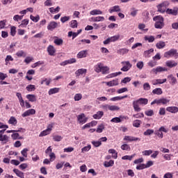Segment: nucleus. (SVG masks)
<instances>
[{"label": "nucleus", "instance_id": "0eeeda50", "mask_svg": "<svg viewBox=\"0 0 178 178\" xmlns=\"http://www.w3.org/2000/svg\"><path fill=\"white\" fill-rule=\"evenodd\" d=\"M121 63L123 65V67L121 68L122 72H129V70H130L133 66L130 63V61H122Z\"/></svg>", "mask_w": 178, "mask_h": 178}, {"label": "nucleus", "instance_id": "6e6d98bb", "mask_svg": "<svg viewBox=\"0 0 178 178\" xmlns=\"http://www.w3.org/2000/svg\"><path fill=\"white\" fill-rule=\"evenodd\" d=\"M14 59L12 58V56L8 55L5 59L6 64L8 65L9 62H13Z\"/></svg>", "mask_w": 178, "mask_h": 178}, {"label": "nucleus", "instance_id": "4be33fe9", "mask_svg": "<svg viewBox=\"0 0 178 178\" xmlns=\"http://www.w3.org/2000/svg\"><path fill=\"white\" fill-rule=\"evenodd\" d=\"M165 13H167V15H172V16H177V10H173L171 8H168L165 10Z\"/></svg>", "mask_w": 178, "mask_h": 178}, {"label": "nucleus", "instance_id": "473e14b6", "mask_svg": "<svg viewBox=\"0 0 178 178\" xmlns=\"http://www.w3.org/2000/svg\"><path fill=\"white\" fill-rule=\"evenodd\" d=\"M163 92L162 91V88H156L152 90V94H154L156 95H161V94Z\"/></svg>", "mask_w": 178, "mask_h": 178}, {"label": "nucleus", "instance_id": "412c9836", "mask_svg": "<svg viewBox=\"0 0 178 178\" xmlns=\"http://www.w3.org/2000/svg\"><path fill=\"white\" fill-rule=\"evenodd\" d=\"M104 20L105 17L102 16L92 17L90 18V22H104Z\"/></svg>", "mask_w": 178, "mask_h": 178}, {"label": "nucleus", "instance_id": "2f4dec72", "mask_svg": "<svg viewBox=\"0 0 178 178\" xmlns=\"http://www.w3.org/2000/svg\"><path fill=\"white\" fill-rule=\"evenodd\" d=\"M59 88H54L49 89L48 94L49 95H53V94H58L59 92Z\"/></svg>", "mask_w": 178, "mask_h": 178}, {"label": "nucleus", "instance_id": "a19ab883", "mask_svg": "<svg viewBox=\"0 0 178 178\" xmlns=\"http://www.w3.org/2000/svg\"><path fill=\"white\" fill-rule=\"evenodd\" d=\"M129 53V49L124 48V49H120L118 51V54H120V55H125V54Z\"/></svg>", "mask_w": 178, "mask_h": 178}, {"label": "nucleus", "instance_id": "4468645a", "mask_svg": "<svg viewBox=\"0 0 178 178\" xmlns=\"http://www.w3.org/2000/svg\"><path fill=\"white\" fill-rule=\"evenodd\" d=\"M88 52V50H82L77 54L76 58H78V59H81L83 58H87Z\"/></svg>", "mask_w": 178, "mask_h": 178}, {"label": "nucleus", "instance_id": "aec40b11", "mask_svg": "<svg viewBox=\"0 0 178 178\" xmlns=\"http://www.w3.org/2000/svg\"><path fill=\"white\" fill-rule=\"evenodd\" d=\"M167 112H170V113H177L178 107L177 106H168L166 108Z\"/></svg>", "mask_w": 178, "mask_h": 178}, {"label": "nucleus", "instance_id": "774afa93", "mask_svg": "<svg viewBox=\"0 0 178 178\" xmlns=\"http://www.w3.org/2000/svg\"><path fill=\"white\" fill-rule=\"evenodd\" d=\"M108 111H119L120 108L118 107V106H111L109 105Z\"/></svg>", "mask_w": 178, "mask_h": 178}, {"label": "nucleus", "instance_id": "37998d69", "mask_svg": "<svg viewBox=\"0 0 178 178\" xmlns=\"http://www.w3.org/2000/svg\"><path fill=\"white\" fill-rule=\"evenodd\" d=\"M121 149H122V151H130L131 148L128 144H124L121 145Z\"/></svg>", "mask_w": 178, "mask_h": 178}, {"label": "nucleus", "instance_id": "8fccbe9b", "mask_svg": "<svg viewBox=\"0 0 178 178\" xmlns=\"http://www.w3.org/2000/svg\"><path fill=\"white\" fill-rule=\"evenodd\" d=\"M17 56H18V58H21L22 56H23L24 58L26 57V53L23 51H19L16 53Z\"/></svg>", "mask_w": 178, "mask_h": 178}, {"label": "nucleus", "instance_id": "4d7b16f0", "mask_svg": "<svg viewBox=\"0 0 178 178\" xmlns=\"http://www.w3.org/2000/svg\"><path fill=\"white\" fill-rule=\"evenodd\" d=\"M157 9L158 12H160V13H165V12H166V10H165V8H163V7L161 4H159L157 6Z\"/></svg>", "mask_w": 178, "mask_h": 178}, {"label": "nucleus", "instance_id": "052dcab7", "mask_svg": "<svg viewBox=\"0 0 178 178\" xmlns=\"http://www.w3.org/2000/svg\"><path fill=\"white\" fill-rule=\"evenodd\" d=\"M83 98V95L81 93H77L74 95V101H80Z\"/></svg>", "mask_w": 178, "mask_h": 178}, {"label": "nucleus", "instance_id": "3c124183", "mask_svg": "<svg viewBox=\"0 0 178 178\" xmlns=\"http://www.w3.org/2000/svg\"><path fill=\"white\" fill-rule=\"evenodd\" d=\"M77 35H79V33H77V32H74V33L72 31L68 32V37L72 36V40H74V38H76Z\"/></svg>", "mask_w": 178, "mask_h": 178}, {"label": "nucleus", "instance_id": "1a4fd4ad", "mask_svg": "<svg viewBox=\"0 0 178 178\" xmlns=\"http://www.w3.org/2000/svg\"><path fill=\"white\" fill-rule=\"evenodd\" d=\"M78 121L81 124H84V123H87V120H88V118L86 117V115L84 113H81V115H79L77 117Z\"/></svg>", "mask_w": 178, "mask_h": 178}, {"label": "nucleus", "instance_id": "c85d7f7f", "mask_svg": "<svg viewBox=\"0 0 178 178\" xmlns=\"http://www.w3.org/2000/svg\"><path fill=\"white\" fill-rule=\"evenodd\" d=\"M108 153L112 154V158L113 159H118V152L115 149H110Z\"/></svg>", "mask_w": 178, "mask_h": 178}, {"label": "nucleus", "instance_id": "5701e85b", "mask_svg": "<svg viewBox=\"0 0 178 178\" xmlns=\"http://www.w3.org/2000/svg\"><path fill=\"white\" fill-rule=\"evenodd\" d=\"M14 173H15L16 176L20 178H24V173L20 171L19 169H13Z\"/></svg>", "mask_w": 178, "mask_h": 178}, {"label": "nucleus", "instance_id": "4c0bfd02", "mask_svg": "<svg viewBox=\"0 0 178 178\" xmlns=\"http://www.w3.org/2000/svg\"><path fill=\"white\" fill-rule=\"evenodd\" d=\"M145 41H148V42H154L155 41V38L152 35H146L145 36Z\"/></svg>", "mask_w": 178, "mask_h": 178}, {"label": "nucleus", "instance_id": "0e129e2a", "mask_svg": "<svg viewBox=\"0 0 178 178\" xmlns=\"http://www.w3.org/2000/svg\"><path fill=\"white\" fill-rule=\"evenodd\" d=\"M54 44H56V45H62L63 44V40L56 39L54 40Z\"/></svg>", "mask_w": 178, "mask_h": 178}, {"label": "nucleus", "instance_id": "ea45409f", "mask_svg": "<svg viewBox=\"0 0 178 178\" xmlns=\"http://www.w3.org/2000/svg\"><path fill=\"white\" fill-rule=\"evenodd\" d=\"M84 73H87V70L86 69H79L76 72V76H80V74H84Z\"/></svg>", "mask_w": 178, "mask_h": 178}, {"label": "nucleus", "instance_id": "f3484780", "mask_svg": "<svg viewBox=\"0 0 178 178\" xmlns=\"http://www.w3.org/2000/svg\"><path fill=\"white\" fill-rule=\"evenodd\" d=\"M167 70L168 69H166V67H157L152 69V72H153V73H155V74H157V73H161V72H166Z\"/></svg>", "mask_w": 178, "mask_h": 178}, {"label": "nucleus", "instance_id": "a211bd4d", "mask_svg": "<svg viewBox=\"0 0 178 178\" xmlns=\"http://www.w3.org/2000/svg\"><path fill=\"white\" fill-rule=\"evenodd\" d=\"M16 97L19 99L20 106H22V108H24V100L23 99V97L22 96V93L17 92L16 93Z\"/></svg>", "mask_w": 178, "mask_h": 178}, {"label": "nucleus", "instance_id": "b1692460", "mask_svg": "<svg viewBox=\"0 0 178 178\" xmlns=\"http://www.w3.org/2000/svg\"><path fill=\"white\" fill-rule=\"evenodd\" d=\"M157 49H162L166 47V44L163 41H159L156 44Z\"/></svg>", "mask_w": 178, "mask_h": 178}, {"label": "nucleus", "instance_id": "680f3d73", "mask_svg": "<svg viewBox=\"0 0 178 178\" xmlns=\"http://www.w3.org/2000/svg\"><path fill=\"white\" fill-rule=\"evenodd\" d=\"M91 149V145H89L88 146H86L81 149V152H88Z\"/></svg>", "mask_w": 178, "mask_h": 178}, {"label": "nucleus", "instance_id": "79ce46f5", "mask_svg": "<svg viewBox=\"0 0 178 178\" xmlns=\"http://www.w3.org/2000/svg\"><path fill=\"white\" fill-rule=\"evenodd\" d=\"M104 129H105V125H104V124H101L98 125L96 131L97 133H102V131H104Z\"/></svg>", "mask_w": 178, "mask_h": 178}, {"label": "nucleus", "instance_id": "69168bd1", "mask_svg": "<svg viewBox=\"0 0 178 178\" xmlns=\"http://www.w3.org/2000/svg\"><path fill=\"white\" fill-rule=\"evenodd\" d=\"M144 136H151V134H154V130L153 129H147L144 132Z\"/></svg>", "mask_w": 178, "mask_h": 178}, {"label": "nucleus", "instance_id": "dca6fc26", "mask_svg": "<svg viewBox=\"0 0 178 178\" xmlns=\"http://www.w3.org/2000/svg\"><path fill=\"white\" fill-rule=\"evenodd\" d=\"M165 66L172 69V67H176V66H177V63L175 60H167L165 62Z\"/></svg>", "mask_w": 178, "mask_h": 178}, {"label": "nucleus", "instance_id": "e433bc0d", "mask_svg": "<svg viewBox=\"0 0 178 178\" xmlns=\"http://www.w3.org/2000/svg\"><path fill=\"white\" fill-rule=\"evenodd\" d=\"M127 95H124V96H118V97H115L111 99V101L115 102V101H120L122 99H124V98H127Z\"/></svg>", "mask_w": 178, "mask_h": 178}, {"label": "nucleus", "instance_id": "72a5a7b5", "mask_svg": "<svg viewBox=\"0 0 178 178\" xmlns=\"http://www.w3.org/2000/svg\"><path fill=\"white\" fill-rule=\"evenodd\" d=\"M136 156V154H132L131 156H129V155H125V156H123L122 157V159L123 161H132L133 160V158H134Z\"/></svg>", "mask_w": 178, "mask_h": 178}, {"label": "nucleus", "instance_id": "864d4df0", "mask_svg": "<svg viewBox=\"0 0 178 178\" xmlns=\"http://www.w3.org/2000/svg\"><path fill=\"white\" fill-rule=\"evenodd\" d=\"M143 90H145V91H149V90H151V86L149 83H145L143 84Z\"/></svg>", "mask_w": 178, "mask_h": 178}, {"label": "nucleus", "instance_id": "de8ad7c7", "mask_svg": "<svg viewBox=\"0 0 178 178\" xmlns=\"http://www.w3.org/2000/svg\"><path fill=\"white\" fill-rule=\"evenodd\" d=\"M27 91H35V85H28L26 88Z\"/></svg>", "mask_w": 178, "mask_h": 178}, {"label": "nucleus", "instance_id": "a18cd8bd", "mask_svg": "<svg viewBox=\"0 0 178 178\" xmlns=\"http://www.w3.org/2000/svg\"><path fill=\"white\" fill-rule=\"evenodd\" d=\"M30 19L32 20V22H34V23H38V22L40 20V15L34 17L33 15H30Z\"/></svg>", "mask_w": 178, "mask_h": 178}, {"label": "nucleus", "instance_id": "5fc2aeb1", "mask_svg": "<svg viewBox=\"0 0 178 178\" xmlns=\"http://www.w3.org/2000/svg\"><path fill=\"white\" fill-rule=\"evenodd\" d=\"M10 35H12V37H15L16 35V26L10 27Z\"/></svg>", "mask_w": 178, "mask_h": 178}, {"label": "nucleus", "instance_id": "bb28decb", "mask_svg": "<svg viewBox=\"0 0 178 178\" xmlns=\"http://www.w3.org/2000/svg\"><path fill=\"white\" fill-rule=\"evenodd\" d=\"M115 165V161L110 160L109 161H104V166L105 168H111Z\"/></svg>", "mask_w": 178, "mask_h": 178}, {"label": "nucleus", "instance_id": "f257e3e1", "mask_svg": "<svg viewBox=\"0 0 178 178\" xmlns=\"http://www.w3.org/2000/svg\"><path fill=\"white\" fill-rule=\"evenodd\" d=\"M147 104H148V99L140 98L133 102V107L136 112H140L141 108H140L139 105H147Z\"/></svg>", "mask_w": 178, "mask_h": 178}, {"label": "nucleus", "instance_id": "e2e57ef3", "mask_svg": "<svg viewBox=\"0 0 178 178\" xmlns=\"http://www.w3.org/2000/svg\"><path fill=\"white\" fill-rule=\"evenodd\" d=\"M59 10H60V8L59 6H57L56 8H54V7L49 8V12L51 13H54V12H59Z\"/></svg>", "mask_w": 178, "mask_h": 178}, {"label": "nucleus", "instance_id": "bf43d9fd", "mask_svg": "<svg viewBox=\"0 0 178 178\" xmlns=\"http://www.w3.org/2000/svg\"><path fill=\"white\" fill-rule=\"evenodd\" d=\"M152 152H153L152 149L145 150L143 152V154L145 155V156H149V155H151Z\"/></svg>", "mask_w": 178, "mask_h": 178}, {"label": "nucleus", "instance_id": "c03bdc74", "mask_svg": "<svg viewBox=\"0 0 178 178\" xmlns=\"http://www.w3.org/2000/svg\"><path fill=\"white\" fill-rule=\"evenodd\" d=\"M48 134H51V131L48 129H45L40 134L39 137H44L48 136Z\"/></svg>", "mask_w": 178, "mask_h": 178}, {"label": "nucleus", "instance_id": "f8f14e48", "mask_svg": "<svg viewBox=\"0 0 178 178\" xmlns=\"http://www.w3.org/2000/svg\"><path fill=\"white\" fill-rule=\"evenodd\" d=\"M168 80L171 86H175V84H177V79H176V77L173 76V74L168 75Z\"/></svg>", "mask_w": 178, "mask_h": 178}, {"label": "nucleus", "instance_id": "2eb2a0df", "mask_svg": "<svg viewBox=\"0 0 178 178\" xmlns=\"http://www.w3.org/2000/svg\"><path fill=\"white\" fill-rule=\"evenodd\" d=\"M123 140L124 141H140L141 139L134 136H125Z\"/></svg>", "mask_w": 178, "mask_h": 178}, {"label": "nucleus", "instance_id": "f704fd0d", "mask_svg": "<svg viewBox=\"0 0 178 178\" xmlns=\"http://www.w3.org/2000/svg\"><path fill=\"white\" fill-rule=\"evenodd\" d=\"M90 15H91L92 16H95L97 15H102V12L101 11V10L95 9L90 12Z\"/></svg>", "mask_w": 178, "mask_h": 178}, {"label": "nucleus", "instance_id": "09e8293b", "mask_svg": "<svg viewBox=\"0 0 178 178\" xmlns=\"http://www.w3.org/2000/svg\"><path fill=\"white\" fill-rule=\"evenodd\" d=\"M141 125V120H136L133 122L134 127H140Z\"/></svg>", "mask_w": 178, "mask_h": 178}, {"label": "nucleus", "instance_id": "9b49d317", "mask_svg": "<svg viewBox=\"0 0 178 178\" xmlns=\"http://www.w3.org/2000/svg\"><path fill=\"white\" fill-rule=\"evenodd\" d=\"M31 115H35V110L34 108H31L26 111L22 114V118H27V116H31Z\"/></svg>", "mask_w": 178, "mask_h": 178}, {"label": "nucleus", "instance_id": "338daca9", "mask_svg": "<svg viewBox=\"0 0 178 178\" xmlns=\"http://www.w3.org/2000/svg\"><path fill=\"white\" fill-rule=\"evenodd\" d=\"M70 26H71L72 29H76V27H77V21L76 20L71 21Z\"/></svg>", "mask_w": 178, "mask_h": 178}, {"label": "nucleus", "instance_id": "ddd939ff", "mask_svg": "<svg viewBox=\"0 0 178 178\" xmlns=\"http://www.w3.org/2000/svg\"><path fill=\"white\" fill-rule=\"evenodd\" d=\"M108 87H114L115 86H119V79H115L108 82H106Z\"/></svg>", "mask_w": 178, "mask_h": 178}, {"label": "nucleus", "instance_id": "c9c22d12", "mask_svg": "<svg viewBox=\"0 0 178 178\" xmlns=\"http://www.w3.org/2000/svg\"><path fill=\"white\" fill-rule=\"evenodd\" d=\"M9 124H13V126H16L17 124V120L13 116L10 117V120H8Z\"/></svg>", "mask_w": 178, "mask_h": 178}, {"label": "nucleus", "instance_id": "7c9ffc66", "mask_svg": "<svg viewBox=\"0 0 178 178\" xmlns=\"http://www.w3.org/2000/svg\"><path fill=\"white\" fill-rule=\"evenodd\" d=\"M104 116V112L103 111H97L96 114L93 115L92 118L97 120L101 119Z\"/></svg>", "mask_w": 178, "mask_h": 178}, {"label": "nucleus", "instance_id": "49530a36", "mask_svg": "<svg viewBox=\"0 0 178 178\" xmlns=\"http://www.w3.org/2000/svg\"><path fill=\"white\" fill-rule=\"evenodd\" d=\"M120 38V35H116L110 37V41H111V42H115L118 41V40H119Z\"/></svg>", "mask_w": 178, "mask_h": 178}, {"label": "nucleus", "instance_id": "f03ea898", "mask_svg": "<svg viewBox=\"0 0 178 178\" xmlns=\"http://www.w3.org/2000/svg\"><path fill=\"white\" fill-rule=\"evenodd\" d=\"M95 71L96 73H102V74H108L109 73V67L108 66H104L102 63H97L95 65Z\"/></svg>", "mask_w": 178, "mask_h": 178}, {"label": "nucleus", "instance_id": "c756f323", "mask_svg": "<svg viewBox=\"0 0 178 178\" xmlns=\"http://www.w3.org/2000/svg\"><path fill=\"white\" fill-rule=\"evenodd\" d=\"M11 138H13V140H23V136H20V135L18 133H15L14 132L12 135H11Z\"/></svg>", "mask_w": 178, "mask_h": 178}, {"label": "nucleus", "instance_id": "423d86ee", "mask_svg": "<svg viewBox=\"0 0 178 178\" xmlns=\"http://www.w3.org/2000/svg\"><path fill=\"white\" fill-rule=\"evenodd\" d=\"M6 129H3L0 131V141L3 142V144H6L9 142V136L8 135H3Z\"/></svg>", "mask_w": 178, "mask_h": 178}, {"label": "nucleus", "instance_id": "6e6552de", "mask_svg": "<svg viewBox=\"0 0 178 178\" xmlns=\"http://www.w3.org/2000/svg\"><path fill=\"white\" fill-rule=\"evenodd\" d=\"M55 29H58V22L55 21L50 22L47 26V30L49 31H54Z\"/></svg>", "mask_w": 178, "mask_h": 178}, {"label": "nucleus", "instance_id": "39448f33", "mask_svg": "<svg viewBox=\"0 0 178 178\" xmlns=\"http://www.w3.org/2000/svg\"><path fill=\"white\" fill-rule=\"evenodd\" d=\"M170 102V99H168L166 98H161L159 99H156L153 102H151V105H155L156 104L157 105H168Z\"/></svg>", "mask_w": 178, "mask_h": 178}, {"label": "nucleus", "instance_id": "a878e982", "mask_svg": "<svg viewBox=\"0 0 178 178\" xmlns=\"http://www.w3.org/2000/svg\"><path fill=\"white\" fill-rule=\"evenodd\" d=\"M29 24V19H25L22 21V23L19 25V29H24L27 27V25Z\"/></svg>", "mask_w": 178, "mask_h": 178}, {"label": "nucleus", "instance_id": "20e7f679", "mask_svg": "<svg viewBox=\"0 0 178 178\" xmlns=\"http://www.w3.org/2000/svg\"><path fill=\"white\" fill-rule=\"evenodd\" d=\"M172 57H174L175 59L178 58L177 49H171L168 51H166L164 53V58H167V59H169V58H172Z\"/></svg>", "mask_w": 178, "mask_h": 178}, {"label": "nucleus", "instance_id": "7ed1b4c3", "mask_svg": "<svg viewBox=\"0 0 178 178\" xmlns=\"http://www.w3.org/2000/svg\"><path fill=\"white\" fill-rule=\"evenodd\" d=\"M153 20L156 22L154 24L155 29H163L165 24L163 23V17H162V15L155 16Z\"/></svg>", "mask_w": 178, "mask_h": 178}, {"label": "nucleus", "instance_id": "9d476101", "mask_svg": "<svg viewBox=\"0 0 178 178\" xmlns=\"http://www.w3.org/2000/svg\"><path fill=\"white\" fill-rule=\"evenodd\" d=\"M47 52L50 56H55V54H56V49L51 45L49 44L47 47Z\"/></svg>", "mask_w": 178, "mask_h": 178}, {"label": "nucleus", "instance_id": "13d9d810", "mask_svg": "<svg viewBox=\"0 0 178 178\" xmlns=\"http://www.w3.org/2000/svg\"><path fill=\"white\" fill-rule=\"evenodd\" d=\"M22 19H23V15H16L13 17V20L15 22H19V20H22Z\"/></svg>", "mask_w": 178, "mask_h": 178}, {"label": "nucleus", "instance_id": "393cba45", "mask_svg": "<svg viewBox=\"0 0 178 178\" xmlns=\"http://www.w3.org/2000/svg\"><path fill=\"white\" fill-rule=\"evenodd\" d=\"M26 98L30 102H35L37 101V96L35 95H27Z\"/></svg>", "mask_w": 178, "mask_h": 178}, {"label": "nucleus", "instance_id": "58836bf2", "mask_svg": "<svg viewBox=\"0 0 178 178\" xmlns=\"http://www.w3.org/2000/svg\"><path fill=\"white\" fill-rule=\"evenodd\" d=\"M45 63V62L42 61V60H40V61H38L35 63H33L32 65H31V67L33 69L38 67V66H41V65H44Z\"/></svg>", "mask_w": 178, "mask_h": 178}, {"label": "nucleus", "instance_id": "6ab92c4d", "mask_svg": "<svg viewBox=\"0 0 178 178\" xmlns=\"http://www.w3.org/2000/svg\"><path fill=\"white\" fill-rule=\"evenodd\" d=\"M127 117H124V116H122L120 115V117H115V118H113L111 122L112 123H120L122 122V119H127Z\"/></svg>", "mask_w": 178, "mask_h": 178}, {"label": "nucleus", "instance_id": "cd10ccee", "mask_svg": "<svg viewBox=\"0 0 178 178\" xmlns=\"http://www.w3.org/2000/svg\"><path fill=\"white\" fill-rule=\"evenodd\" d=\"M120 6H114L113 7H111L109 9V13H113V12H120Z\"/></svg>", "mask_w": 178, "mask_h": 178}, {"label": "nucleus", "instance_id": "603ef678", "mask_svg": "<svg viewBox=\"0 0 178 178\" xmlns=\"http://www.w3.org/2000/svg\"><path fill=\"white\" fill-rule=\"evenodd\" d=\"M152 52H154V49H150L149 50L145 51L144 55H145V58L149 57V54H152Z\"/></svg>", "mask_w": 178, "mask_h": 178}]
</instances>
